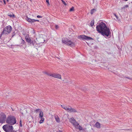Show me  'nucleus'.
<instances>
[{
    "instance_id": "f257e3e1",
    "label": "nucleus",
    "mask_w": 132,
    "mask_h": 132,
    "mask_svg": "<svg viewBox=\"0 0 132 132\" xmlns=\"http://www.w3.org/2000/svg\"><path fill=\"white\" fill-rule=\"evenodd\" d=\"M97 31L104 36H108L111 34V32L109 28H108L106 24L101 22L96 27Z\"/></svg>"
},
{
    "instance_id": "f03ea898",
    "label": "nucleus",
    "mask_w": 132,
    "mask_h": 132,
    "mask_svg": "<svg viewBox=\"0 0 132 132\" xmlns=\"http://www.w3.org/2000/svg\"><path fill=\"white\" fill-rule=\"evenodd\" d=\"M62 42L71 47H74L75 46V43L69 40L68 39L63 38H62Z\"/></svg>"
},
{
    "instance_id": "7ed1b4c3",
    "label": "nucleus",
    "mask_w": 132,
    "mask_h": 132,
    "mask_svg": "<svg viewBox=\"0 0 132 132\" xmlns=\"http://www.w3.org/2000/svg\"><path fill=\"white\" fill-rule=\"evenodd\" d=\"M6 122L11 125H13L16 123V121L15 117L14 116H9L7 118Z\"/></svg>"
},
{
    "instance_id": "20e7f679",
    "label": "nucleus",
    "mask_w": 132,
    "mask_h": 132,
    "mask_svg": "<svg viewBox=\"0 0 132 132\" xmlns=\"http://www.w3.org/2000/svg\"><path fill=\"white\" fill-rule=\"evenodd\" d=\"M12 30V28L11 26H9L5 27L3 31L2 32L1 35H2L3 34H8L10 33Z\"/></svg>"
},
{
    "instance_id": "39448f33",
    "label": "nucleus",
    "mask_w": 132,
    "mask_h": 132,
    "mask_svg": "<svg viewBox=\"0 0 132 132\" xmlns=\"http://www.w3.org/2000/svg\"><path fill=\"white\" fill-rule=\"evenodd\" d=\"M3 128L5 131L6 132H10L13 129L12 126L7 125H4L3 127Z\"/></svg>"
},
{
    "instance_id": "423d86ee",
    "label": "nucleus",
    "mask_w": 132,
    "mask_h": 132,
    "mask_svg": "<svg viewBox=\"0 0 132 132\" xmlns=\"http://www.w3.org/2000/svg\"><path fill=\"white\" fill-rule=\"evenodd\" d=\"M25 38L27 42L31 45H32L34 46V45L36 44V42L35 41H33L31 40L30 37H25Z\"/></svg>"
},
{
    "instance_id": "0eeeda50",
    "label": "nucleus",
    "mask_w": 132,
    "mask_h": 132,
    "mask_svg": "<svg viewBox=\"0 0 132 132\" xmlns=\"http://www.w3.org/2000/svg\"><path fill=\"white\" fill-rule=\"evenodd\" d=\"M78 38L80 39H82L83 40H92L93 39L90 37H88L84 35H81L78 36Z\"/></svg>"
},
{
    "instance_id": "6e6552de",
    "label": "nucleus",
    "mask_w": 132,
    "mask_h": 132,
    "mask_svg": "<svg viewBox=\"0 0 132 132\" xmlns=\"http://www.w3.org/2000/svg\"><path fill=\"white\" fill-rule=\"evenodd\" d=\"M70 121L75 127L76 126V125H79V124L77 122H76V120L73 117L70 118Z\"/></svg>"
},
{
    "instance_id": "1a4fd4ad",
    "label": "nucleus",
    "mask_w": 132,
    "mask_h": 132,
    "mask_svg": "<svg viewBox=\"0 0 132 132\" xmlns=\"http://www.w3.org/2000/svg\"><path fill=\"white\" fill-rule=\"evenodd\" d=\"M6 116L5 114L2 115L1 116V117L0 118L1 120V121H0L1 123H3L4 122L6 119Z\"/></svg>"
},
{
    "instance_id": "9d476101",
    "label": "nucleus",
    "mask_w": 132,
    "mask_h": 132,
    "mask_svg": "<svg viewBox=\"0 0 132 132\" xmlns=\"http://www.w3.org/2000/svg\"><path fill=\"white\" fill-rule=\"evenodd\" d=\"M52 77L54 78H56L57 79H61V76L59 74H57L55 73H53L52 74Z\"/></svg>"
},
{
    "instance_id": "9b49d317",
    "label": "nucleus",
    "mask_w": 132,
    "mask_h": 132,
    "mask_svg": "<svg viewBox=\"0 0 132 132\" xmlns=\"http://www.w3.org/2000/svg\"><path fill=\"white\" fill-rule=\"evenodd\" d=\"M61 106L65 110L69 112L70 110V106H69L68 107H67V106H65L64 105H61Z\"/></svg>"
},
{
    "instance_id": "f8f14e48",
    "label": "nucleus",
    "mask_w": 132,
    "mask_h": 132,
    "mask_svg": "<svg viewBox=\"0 0 132 132\" xmlns=\"http://www.w3.org/2000/svg\"><path fill=\"white\" fill-rule=\"evenodd\" d=\"M26 19L27 21L28 22L32 23L34 22V19H31L30 18H28V17H27L26 18Z\"/></svg>"
},
{
    "instance_id": "ddd939ff",
    "label": "nucleus",
    "mask_w": 132,
    "mask_h": 132,
    "mask_svg": "<svg viewBox=\"0 0 132 132\" xmlns=\"http://www.w3.org/2000/svg\"><path fill=\"white\" fill-rule=\"evenodd\" d=\"M70 110L69 112H77V111L75 109L72 108L71 106H70Z\"/></svg>"
},
{
    "instance_id": "4468645a",
    "label": "nucleus",
    "mask_w": 132,
    "mask_h": 132,
    "mask_svg": "<svg viewBox=\"0 0 132 132\" xmlns=\"http://www.w3.org/2000/svg\"><path fill=\"white\" fill-rule=\"evenodd\" d=\"M100 124L98 122H96L95 125V126L97 128H100Z\"/></svg>"
},
{
    "instance_id": "2eb2a0df",
    "label": "nucleus",
    "mask_w": 132,
    "mask_h": 132,
    "mask_svg": "<svg viewBox=\"0 0 132 132\" xmlns=\"http://www.w3.org/2000/svg\"><path fill=\"white\" fill-rule=\"evenodd\" d=\"M7 15L10 16L11 17L14 18L15 17L14 14L12 12H10L8 13Z\"/></svg>"
},
{
    "instance_id": "dca6fc26",
    "label": "nucleus",
    "mask_w": 132,
    "mask_h": 132,
    "mask_svg": "<svg viewBox=\"0 0 132 132\" xmlns=\"http://www.w3.org/2000/svg\"><path fill=\"white\" fill-rule=\"evenodd\" d=\"M75 127L77 129H79L80 130H82V127L80 126L79 125H76V126Z\"/></svg>"
},
{
    "instance_id": "f3484780",
    "label": "nucleus",
    "mask_w": 132,
    "mask_h": 132,
    "mask_svg": "<svg viewBox=\"0 0 132 132\" xmlns=\"http://www.w3.org/2000/svg\"><path fill=\"white\" fill-rule=\"evenodd\" d=\"M55 118L56 122H59L60 120L57 116H56L55 117Z\"/></svg>"
},
{
    "instance_id": "a211bd4d",
    "label": "nucleus",
    "mask_w": 132,
    "mask_h": 132,
    "mask_svg": "<svg viewBox=\"0 0 132 132\" xmlns=\"http://www.w3.org/2000/svg\"><path fill=\"white\" fill-rule=\"evenodd\" d=\"M43 112L42 111H40L39 112V118H42L43 117Z\"/></svg>"
},
{
    "instance_id": "6ab92c4d",
    "label": "nucleus",
    "mask_w": 132,
    "mask_h": 132,
    "mask_svg": "<svg viewBox=\"0 0 132 132\" xmlns=\"http://www.w3.org/2000/svg\"><path fill=\"white\" fill-rule=\"evenodd\" d=\"M41 111V110L40 109H37L34 110V112L36 113H37L38 112H39Z\"/></svg>"
},
{
    "instance_id": "aec40b11",
    "label": "nucleus",
    "mask_w": 132,
    "mask_h": 132,
    "mask_svg": "<svg viewBox=\"0 0 132 132\" xmlns=\"http://www.w3.org/2000/svg\"><path fill=\"white\" fill-rule=\"evenodd\" d=\"M94 20H92L91 21V22L90 23V24L91 25V26L92 27L94 25Z\"/></svg>"
},
{
    "instance_id": "412c9836",
    "label": "nucleus",
    "mask_w": 132,
    "mask_h": 132,
    "mask_svg": "<svg viewBox=\"0 0 132 132\" xmlns=\"http://www.w3.org/2000/svg\"><path fill=\"white\" fill-rule=\"evenodd\" d=\"M96 11V10L95 9H93L91 10L90 12L91 14H92Z\"/></svg>"
},
{
    "instance_id": "4be33fe9",
    "label": "nucleus",
    "mask_w": 132,
    "mask_h": 132,
    "mask_svg": "<svg viewBox=\"0 0 132 132\" xmlns=\"http://www.w3.org/2000/svg\"><path fill=\"white\" fill-rule=\"evenodd\" d=\"M44 73L46 75H48V76H52V73H48V72H44Z\"/></svg>"
},
{
    "instance_id": "5701e85b",
    "label": "nucleus",
    "mask_w": 132,
    "mask_h": 132,
    "mask_svg": "<svg viewBox=\"0 0 132 132\" xmlns=\"http://www.w3.org/2000/svg\"><path fill=\"white\" fill-rule=\"evenodd\" d=\"M74 10V8L73 7H72L70 9L69 11L70 12L73 11Z\"/></svg>"
},
{
    "instance_id": "b1692460",
    "label": "nucleus",
    "mask_w": 132,
    "mask_h": 132,
    "mask_svg": "<svg viewBox=\"0 0 132 132\" xmlns=\"http://www.w3.org/2000/svg\"><path fill=\"white\" fill-rule=\"evenodd\" d=\"M20 41L21 42V43L22 44H24L25 42L23 40L21 39L20 40Z\"/></svg>"
},
{
    "instance_id": "393cba45",
    "label": "nucleus",
    "mask_w": 132,
    "mask_h": 132,
    "mask_svg": "<svg viewBox=\"0 0 132 132\" xmlns=\"http://www.w3.org/2000/svg\"><path fill=\"white\" fill-rule=\"evenodd\" d=\"M61 0L62 1V3L64 5H67V4L65 1H64L63 0Z\"/></svg>"
},
{
    "instance_id": "a878e982",
    "label": "nucleus",
    "mask_w": 132,
    "mask_h": 132,
    "mask_svg": "<svg viewBox=\"0 0 132 132\" xmlns=\"http://www.w3.org/2000/svg\"><path fill=\"white\" fill-rule=\"evenodd\" d=\"M20 126L21 127H22V121H21V120H20Z\"/></svg>"
},
{
    "instance_id": "bb28decb",
    "label": "nucleus",
    "mask_w": 132,
    "mask_h": 132,
    "mask_svg": "<svg viewBox=\"0 0 132 132\" xmlns=\"http://www.w3.org/2000/svg\"><path fill=\"white\" fill-rule=\"evenodd\" d=\"M114 15H115V16L116 17V18L117 19H118V16L115 13H114Z\"/></svg>"
},
{
    "instance_id": "cd10ccee",
    "label": "nucleus",
    "mask_w": 132,
    "mask_h": 132,
    "mask_svg": "<svg viewBox=\"0 0 132 132\" xmlns=\"http://www.w3.org/2000/svg\"><path fill=\"white\" fill-rule=\"evenodd\" d=\"M41 118V119L43 121H44V118H43V117H42V118Z\"/></svg>"
},
{
    "instance_id": "c85d7f7f",
    "label": "nucleus",
    "mask_w": 132,
    "mask_h": 132,
    "mask_svg": "<svg viewBox=\"0 0 132 132\" xmlns=\"http://www.w3.org/2000/svg\"><path fill=\"white\" fill-rule=\"evenodd\" d=\"M34 22H36V21L39 22V20H36L34 19Z\"/></svg>"
},
{
    "instance_id": "c756f323",
    "label": "nucleus",
    "mask_w": 132,
    "mask_h": 132,
    "mask_svg": "<svg viewBox=\"0 0 132 132\" xmlns=\"http://www.w3.org/2000/svg\"><path fill=\"white\" fill-rule=\"evenodd\" d=\"M37 17L38 18H42V16H40V15H37Z\"/></svg>"
},
{
    "instance_id": "7c9ffc66",
    "label": "nucleus",
    "mask_w": 132,
    "mask_h": 132,
    "mask_svg": "<svg viewBox=\"0 0 132 132\" xmlns=\"http://www.w3.org/2000/svg\"><path fill=\"white\" fill-rule=\"evenodd\" d=\"M59 28V26L57 25H56L55 26V28L56 29H58Z\"/></svg>"
},
{
    "instance_id": "2f4dec72",
    "label": "nucleus",
    "mask_w": 132,
    "mask_h": 132,
    "mask_svg": "<svg viewBox=\"0 0 132 132\" xmlns=\"http://www.w3.org/2000/svg\"><path fill=\"white\" fill-rule=\"evenodd\" d=\"M15 32H13L12 34V37H13L14 35H15Z\"/></svg>"
},
{
    "instance_id": "473e14b6",
    "label": "nucleus",
    "mask_w": 132,
    "mask_h": 132,
    "mask_svg": "<svg viewBox=\"0 0 132 132\" xmlns=\"http://www.w3.org/2000/svg\"><path fill=\"white\" fill-rule=\"evenodd\" d=\"M43 121L41 119V120L39 121V123H42L43 122Z\"/></svg>"
},
{
    "instance_id": "72a5a7b5",
    "label": "nucleus",
    "mask_w": 132,
    "mask_h": 132,
    "mask_svg": "<svg viewBox=\"0 0 132 132\" xmlns=\"http://www.w3.org/2000/svg\"><path fill=\"white\" fill-rule=\"evenodd\" d=\"M10 132H16V131H15L14 130H13V129L12 130H11Z\"/></svg>"
},
{
    "instance_id": "f704fd0d",
    "label": "nucleus",
    "mask_w": 132,
    "mask_h": 132,
    "mask_svg": "<svg viewBox=\"0 0 132 132\" xmlns=\"http://www.w3.org/2000/svg\"><path fill=\"white\" fill-rule=\"evenodd\" d=\"M37 44H36H36L34 45V47H37Z\"/></svg>"
},
{
    "instance_id": "c9c22d12",
    "label": "nucleus",
    "mask_w": 132,
    "mask_h": 132,
    "mask_svg": "<svg viewBox=\"0 0 132 132\" xmlns=\"http://www.w3.org/2000/svg\"><path fill=\"white\" fill-rule=\"evenodd\" d=\"M46 2L49 4V0H46Z\"/></svg>"
},
{
    "instance_id": "e433bc0d",
    "label": "nucleus",
    "mask_w": 132,
    "mask_h": 132,
    "mask_svg": "<svg viewBox=\"0 0 132 132\" xmlns=\"http://www.w3.org/2000/svg\"><path fill=\"white\" fill-rule=\"evenodd\" d=\"M3 2H4V4H6V2H5V0H3Z\"/></svg>"
},
{
    "instance_id": "4c0bfd02",
    "label": "nucleus",
    "mask_w": 132,
    "mask_h": 132,
    "mask_svg": "<svg viewBox=\"0 0 132 132\" xmlns=\"http://www.w3.org/2000/svg\"><path fill=\"white\" fill-rule=\"evenodd\" d=\"M128 5H125V7H128Z\"/></svg>"
},
{
    "instance_id": "58836bf2",
    "label": "nucleus",
    "mask_w": 132,
    "mask_h": 132,
    "mask_svg": "<svg viewBox=\"0 0 132 132\" xmlns=\"http://www.w3.org/2000/svg\"><path fill=\"white\" fill-rule=\"evenodd\" d=\"M57 132H62L61 131H57Z\"/></svg>"
},
{
    "instance_id": "ea45409f",
    "label": "nucleus",
    "mask_w": 132,
    "mask_h": 132,
    "mask_svg": "<svg viewBox=\"0 0 132 132\" xmlns=\"http://www.w3.org/2000/svg\"><path fill=\"white\" fill-rule=\"evenodd\" d=\"M126 78H128V79H129V77H126Z\"/></svg>"
},
{
    "instance_id": "a19ab883",
    "label": "nucleus",
    "mask_w": 132,
    "mask_h": 132,
    "mask_svg": "<svg viewBox=\"0 0 132 132\" xmlns=\"http://www.w3.org/2000/svg\"><path fill=\"white\" fill-rule=\"evenodd\" d=\"M125 0V1H128V0Z\"/></svg>"
},
{
    "instance_id": "79ce46f5",
    "label": "nucleus",
    "mask_w": 132,
    "mask_h": 132,
    "mask_svg": "<svg viewBox=\"0 0 132 132\" xmlns=\"http://www.w3.org/2000/svg\"><path fill=\"white\" fill-rule=\"evenodd\" d=\"M6 0L7 1V2H8V1H9V0Z\"/></svg>"
},
{
    "instance_id": "37998d69",
    "label": "nucleus",
    "mask_w": 132,
    "mask_h": 132,
    "mask_svg": "<svg viewBox=\"0 0 132 132\" xmlns=\"http://www.w3.org/2000/svg\"><path fill=\"white\" fill-rule=\"evenodd\" d=\"M12 110L13 111H14V110H13V109H12Z\"/></svg>"
},
{
    "instance_id": "c03bdc74",
    "label": "nucleus",
    "mask_w": 132,
    "mask_h": 132,
    "mask_svg": "<svg viewBox=\"0 0 132 132\" xmlns=\"http://www.w3.org/2000/svg\"><path fill=\"white\" fill-rule=\"evenodd\" d=\"M131 3H132V2H131Z\"/></svg>"
}]
</instances>
